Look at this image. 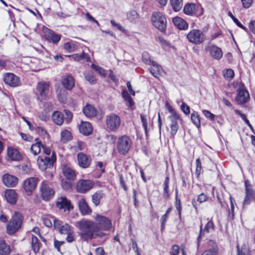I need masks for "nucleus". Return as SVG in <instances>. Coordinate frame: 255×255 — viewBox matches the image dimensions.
<instances>
[{
    "label": "nucleus",
    "mask_w": 255,
    "mask_h": 255,
    "mask_svg": "<svg viewBox=\"0 0 255 255\" xmlns=\"http://www.w3.org/2000/svg\"><path fill=\"white\" fill-rule=\"evenodd\" d=\"M74 226L80 230V235L85 240H91L98 237L102 238L105 236L102 231L94 228L95 223L92 221L83 219L75 222Z\"/></svg>",
    "instance_id": "nucleus-1"
},
{
    "label": "nucleus",
    "mask_w": 255,
    "mask_h": 255,
    "mask_svg": "<svg viewBox=\"0 0 255 255\" xmlns=\"http://www.w3.org/2000/svg\"><path fill=\"white\" fill-rule=\"evenodd\" d=\"M50 83L49 82L40 81L35 86V95L37 101L43 102L48 97Z\"/></svg>",
    "instance_id": "nucleus-2"
},
{
    "label": "nucleus",
    "mask_w": 255,
    "mask_h": 255,
    "mask_svg": "<svg viewBox=\"0 0 255 255\" xmlns=\"http://www.w3.org/2000/svg\"><path fill=\"white\" fill-rule=\"evenodd\" d=\"M22 216L18 212H15L6 226V232L9 235H12L21 227Z\"/></svg>",
    "instance_id": "nucleus-3"
},
{
    "label": "nucleus",
    "mask_w": 255,
    "mask_h": 255,
    "mask_svg": "<svg viewBox=\"0 0 255 255\" xmlns=\"http://www.w3.org/2000/svg\"><path fill=\"white\" fill-rule=\"evenodd\" d=\"M151 20L153 25L160 30L164 32L167 26V21L165 17L160 12H154L151 16Z\"/></svg>",
    "instance_id": "nucleus-4"
},
{
    "label": "nucleus",
    "mask_w": 255,
    "mask_h": 255,
    "mask_svg": "<svg viewBox=\"0 0 255 255\" xmlns=\"http://www.w3.org/2000/svg\"><path fill=\"white\" fill-rule=\"evenodd\" d=\"M131 145V140L127 135H123L118 138L117 149L118 152L122 155H126L129 151Z\"/></svg>",
    "instance_id": "nucleus-5"
},
{
    "label": "nucleus",
    "mask_w": 255,
    "mask_h": 255,
    "mask_svg": "<svg viewBox=\"0 0 255 255\" xmlns=\"http://www.w3.org/2000/svg\"><path fill=\"white\" fill-rule=\"evenodd\" d=\"M121 124V119L119 115L112 113L106 116V126L109 130L116 131L120 127Z\"/></svg>",
    "instance_id": "nucleus-6"
},
{
    "label": "nucleus",
    "mask_w": 255,
    "mask_h": 255,
    "mask_svg": "<svg viewBox=\"0 0 255 255\" xmlns=\"http://www.w3.org/2000/svg\"><path fill=\"white\" fill-rule=\"evenodd\" d=\"M183 11L186 15L190 16H200L203 14V9L201 5L192 2L186 3L183 7Z\"/></svg>",
    "instance_id": "nucleus-7"
},
{
    "label": "nucleus",
    "mask_w": 255,
    "mask_h": 255,
    "mask_svg": "<svg viewBox=\"0 0 255 255\" xmlns=\"http://www.w3.org/2000/svg\"><path fill=\"white\" fill-rule=\"evenodd\" d=\"M97 226H94L95 228H97L99 231H109L112 227V221L110 219L105 216L97 214L94 218Z\"/></svg>",
    "instance_id": "nucleus-8"
},
{
    "label": "nucleus",
    "mask_w": 255,
    "mask_h": 255,
    "mask_svg": "<svg viewBox=\"0 0 255 255\" xmlns=\"http://www.w3.org/2000/svg\"><path fill=\"white\" fill-rule=\"evenodd\" d=\"M188 41L194 44L202 43L205 40V36L201 30L197 29L191 30L187 34Z\"/></svg>",
    "instance_id": "nucleus-9"
},
{
    "label": "nucleus",
    "mask_w": 255,
    "mask_h": 255,
    "mask_svg": "<svg viewBox=\"0 0 255 255\" xmlns=\"http://www.w3.org/2000/svg\"><path fill=\"white\" fill-rule=\"evenodd\" d=\"M41 198L44 201H48L51 199L54 195V191L51 188L46 181H43L39 187Z\"/></svg>",
    "instance_id": "nucleus-10"
},
{
    "label": "nucleus",
    "mask_w": 255,
    "mask_h": 255,
    "mask_svg": "<svg viewBox=\"0 0 255 255\" xmlns=\"http://www.w3.org/2000/svg\"><path fill=\"white\" fill-rule=\"evenodd\" d=\"M37 184V179L29 177L24 180L22 183L23 188L28 196H30L34 191Z\"/></svg>",
    "instance_id": "nucleus-11"
},
{
    "label": "nucleus",
    "mask_w": 255,
    "mask_h": 255,
    "mask_svg": "<svg viewBox=\"0 0 255 255\" xmlns=\"http://www.w3.org/2000/svg\"><path fill=\"white\" fill-rule=\"evenodd\" d=\"M56 160V156L53 153L51 158L39 156L37 160V165L41 170H45L51 164Z\"/></svg>",
    "instance_id": "nucleus-12"
},
{
    "label": "nucleus",
    "mask_w": 255,
    "mask_h": 255,
    "mask_svg": "<svg viewBox=\"0 0 255 255\" xmlns=\"http://www.w3.org/2000/svg\"><path fill=\"white\" fill-rule=\"evenodd\" d=\"M246 195L244 200V204H249L251 202L255 200V191L253 189L252 185L248 180L245 182Z\"/></svg>",
    "instance_id": "nucleus-13"
},
{
    "label": "nucleus",
    "mask_w": 255,
    "mask_h": 255,
    "mask_svg": "<svg viewBox=\"0 0 255 255\" xmlns=\"http://www.w3.org/2000/svg\"><path fill=\"white\" fill-rule=\"evenodd\" d=\"M2 184L6 187H15L18 183V178L13 175L9 173L4 174L1 177Z\"/></svg>",
    "instance_id": "nucleus-14"
},
{
    "label": "nucleus",
    "mask_w": 255,
    "mask_h": 255,
    "mask_svg": "<svg viewBox=\"0 0 255 255\" xmlns=\"http://www.w3.org/2000/svg\"><path fill=\"white\" fill-rule=\"evenodd\" d=\"M56 206L59 210L68 212L74 208L71 201L64 197H60L57 199Z\"/></svg>",
    "instance_id": "nucleus-15"
},
{
    "label": "nucleus",
    "mask_w": 255,
    "mask_h": 255,
    "mask_svg": "<svg viewBox=\"0 0 255 255\" xmlns=\"http://www.w3.org/2000/svg\"><path fill=\"white\" fill-rule=\"evenodd\" d=\"M53 226L55 229L61 234L66 235L73 230L68 224H63L62 221L56 219L53 220Z\"/></svg>",
    "instance_id": "nucleus-16"
},
{
    "label": "nucleus",
    "mask_w": 255,
    "mask_h": 255,
    "mask_svg": "<svg viewBox=\"0 0 255 255\" xmlns=\"http://www.w3.org/2000/svg\"><path fill=\"white\" fill-rule=\"evenodd\" d=\"M206 49L213 59L219 60L223 57V53L222 49L215 45H210L206 47Z\"/></svg>",
    "instance_id": "nucleus-17"
},
{
    "label": "nucleus",
    "mask_w": 255,
    "mask_h": 255,
    "mask_svg": "<svg viewBox=\"0 0 255 255\" xmlns=\"http://www.w3.org/2000/svg\"><path fill=\"white\" fill-rule=\"evenodd\" d=\"M168 118L170 121V133L173 136H174L179 128L178 122H181L182 119L179 115L168 117Z\"/></svg>",
    "instance_id": "nucleus-18"
},
{
    "label": "nucleus",
    "mask_w": 255,
    "mask_h": 255,
    "mask_svg": "<svg viewBox=\"0 0 255 255\" xmlns=\"http://www.w3.org/2000/svg\"><path fill=\"white\" fill-rule=\"evenodd\" d=\"M4 83L11 87H16L20 85L19 78L13 73H6L3 76Z\"/></svg>",
    "instance_id": "nucleus-19"
},
{
    "label": "nucleus",
    "mask_w": 255,
    "mask_h": 255,
    "mask_svg": "<svg viewBox=\"0 0 255 255\" xmlns=\"http://www.w3.org/2000/svg\"><path fill=\"white\" fill-rule=\"evenodd\" d=\"M93 182L89 180H81L77 184V191L81 193H85L93 187Z\"/></svg>",
    "instance_id": "nucleus-20"
},
{
    "label": "nucleus",
    "mask_w": 255,
    "mask_h": 255,
    "mask_svg": "<svg viewBox=\"0 0 255 255\" xmlns=\"http://www.w3.org/2000/svg\"><path fill=\"white\" fill-rule=\"evenodd\" d=\"M4 196L6 201L10 204L14 205L18 199V194L16 191L12 189H6L4 192Z\"/></svg>",
    "instance_id": "nucleus-21"
},
{
    "label": "nucleus",
    "mask_w": 255,
    "mask_h": 255,
    "mask_svg": "<svg viewBox=\"0 0 255 255\" xmlns=\"http://www.w3.org/2000/svg\"><path fill=\"white\" fill-rule=\"evenodd\" d=\"M78 206L79 211L82 215H89L91 214L92 210L88 205L85 198H81L79 200Z\"/></svg>",
    "instance_id": "nucleus-22"
},
{
    "label": "nucleus",
    "mask_w": 255,
    "mask_h": 255,
    "mask_svg": "<svg viewBox=\"0 0 255 255\" xmlns=\"http://www.w3.org/2000/svg\"><path fill=\"white\" fill-rule=\"evenodd\" d=\"M42 31L45 38L49 41H51L53 43H57L61 38V35L55 34L53 31L47 27H43Z\"/></svg>",
    "instance_id": "nucleus-23"
},
{
    "label": "nucleus",
    "mask_w": 255,
    "mask_h": 255,
    "mask_svg": "<svg viewBox=\"0 0 255 255\" xmlns=\"http://www.w3.org/2000/svg\"><path fill=\"white\" fill-rule=\"evenodd\" d=\"M42 31L45 38L49 41H51L53 43H57L61 38V35L55 34L53 31L47 27H43Z\"/></svg>",
    "instance_id": "nucleus-24"
},
{
    "label": "nucleus",
    "mask_w": 255,
    "mask_h": 255,
    "mask_svg": "<svg viewBox=\"0 0 255 255\" xmlns=\"http://www.w3.org/2000/svg\"><path fill=\"white\" fill-rule=\"evenodd\" d=\"M250 98L248 91L244 89L239 90L236 97V101L238 104L242 105L247 102Z\"/></svg>",
    "instance_id": "nucleus-25"
},
{
    "label": "nucleus",
    "mask_w": 255,
    "mask_h": 255,
    "mask_svg": "<svg viewBox=\"0 0 255 255\" xmlns=\"http://www.w3.org/2000/svg\"><path fill=\"white\" fill-rule=\"evenodd\" d=\"M61 83L63 87L68 90H71L75 86L74 78L70 75L63 76L61 78Z\"/></svg>",
    "instance_id": "nucleus-26"
},
{
    "label": "nucleus",
    "mask_w": 255,
    "mask_h": 255,
    "mask_svg": "<svg viewBox=\"0 0 255 255\" xmlns=\"http://www.w3.org/2000/svg\"><path fill=\"white\" fill-rule=\"evenodd\" d=\"M209 249L204 251L201 255H217L218 248L216 242L210 240L208 243Z\"/></svg>",
    "instance_id": "nucleus-27"
},
{
    "label": "nucleus",
    "mask_w": 255,
    "mask_h": 255,
    "mask_svg": "<svg viewBox=\"0 0 255 255\" xmlns=\"http://www.w3.org/2000/svg\"><path fill=\"white\" fill-rule=\"evenodd\" d=\"M77 159L79 165L82 168H87L90 165L91 159L83 153L78 154Z\"/></svg>",
    "instance_id": "nucleus-28"
},
{
    "label": "nucleus",
    "mask_w": 255,
    "mask_h": 255,
    "mask_svg": "<svg viewBox=\"0 0 255 255\" xmlns=\"http://www.w3.org/2000/svg\"><path fill=\"white\" fill-rule=\"evenodd\" d=\"M150 71L152 75L156 78H158L159 75L163 73V69L161 67L153 61H149Z\"/></svg>",
    "instance_id": "nucleus-29"
},
{
    "label": "nucleus",
    "mask_w": 255,
    "mask_h": 255,
    "mask_svg": "<svg viewBox=\"0 0 255 255\" xmlns=\"http://www.w3.org/2000/svg\"><path fill=\"white\" fill-rule=\"evenodd\" d=\"M172 22L175 26L180 30H186L188 27V24L182 18L176 16L172 19Z\"/></svg>",
    "instance_id": "nucleus-30"
},
{
    "label": "nucleus",
    "mask_w": 255,
    "mask_h": 255,
    "mask_svg": "<svg viewBox=\"0 0 255 255\" xmlns=\"http://www.w3.org/2000/svg\"><path fill=\"white\" fill-rule=\"evenodd\" d=\"M80 132L84 135H89L92 131L93 128L91 124L87 122H82L79 126Z\"/></svg>",
    "instance_id": "nucleus-31"
},
{
    "label": "nucleus",
    "mask_w": 255,
    "mask_h": 255,
    "mask_svg": "<svg viewBox=\"0 0 255 255\" xmlns=\"http://www.w3.org/2000/svg\"><path fill=\"white\" fill-rule=\"evenodd\" d=\"M62 172L63 175L69 180H73L76 178L75 171L68 165H64L62 166Z\"/></svg>",
    "instance_id": "nucleus-32"
},
{
    "label": "nucleus",
    "mask_w": 255,
    "mask_h": 255,
    "mask_svg": "<svg viewBox=\"0 0 255 255\" xmlns=\"http://www.w3.org/2000/svg\"><path fill=\"white\" fill-rule=\"evenodd\" d=\"M7 156L12 160L18 161L21 159L22 157L17 149L12 147H8L7 150Z\"/></svg>",
    "instance_id": "nucleus-33"
},
{
    "label": "nucleus",
    "mask_w": 255,
    "mask_h": 255,
    "mask_svg": "<svg viewBox=\"0 0 255 255\" xmlns=\"http://www.w3.org/2000/svg\"><path fill=\"white\" fill-rule=\"evenodd\" d=\"M51 118L53 122L57 125L61 126L63 123V115L59 111H54L52 114Z\"/></svg>",
    "instance_id": "nucleus-34"
},
{
    "label": "nucleus",
    "mask_w": 255,
    "mask_h": 255,
    "mask_svg": "<svg viewBox=\"0 0 255 255\" xmlns=\"http://www.w3.org/2000/svg\"><path fill=\"white\" fill-rule=\"evenodd\" d=\"M11 253V248L9 245L4 241H0V255H9Z\"/></svg>",
    "instance_id": "nucleus-35"
},
{
    "label": "nucleus",
    "mask_w": 255,
    "mask_h": 255,
    "mask_svg": "<svg viewBox=\"0 0 255 255\" xmlns=\"http://www.w3.org/2000/svg\"><path fill=\"white\" fill-rule=\"evenodd\" d=\"M84 115L87 117H93L96 115L97 111L92 105H87L83 109Z\"/></svg>",
    "instance_id": "nucleus-36"
},
{
    "label": "nucleus",
    "mask_w": 255,
    "mask_h": 255,
    "mask_svg": "<svg viewBox=\"0 0 255 255\" xmlns=\"http://www.w3.org/2000/svg\"><path fill=\"white\" fill-rule=\"evenodd\" d=\"M170 4L175 12L179 11L183 6V0H169Z\"/></svg>",
    "instance_id": "nucleus-37"
},
{
    "label": "nucleus",
    "mask_w": 255,
    "mask_h": 255,
    "mask_svg": "<svg viewBox=\"0 0 255 255\" xmlns=\"http://www.w3.org/2000/svg\"><path fill=\"white\" fill-rule=\"evenodd\" d=\"M72 136L71 132L67 130L64 129L62 130L60 133V141L63 143H66L68 141L71 140Z\"/></svg>",
    "instance_id": "nucleus-38"
},
{
    "label": "nucleus",
    "mask_w": 255,
    "mask_h": 255,
    "mask_svg": "<svg viewBox=\"0 0 255 255\" xmlns=\"http://www.w3.org/2000/svg\"><path fill=\"white\" fill-rule=\"evenodd\" d=\"M122 97L126 102L127 106L129 108H132L134 106V103L133 101L132 98L130 97L128 92L125 90H123L122 93Z\"/></svg>",
    "instance_id": "nucleus-39"
},
{
    "label": "nucleus",
    "mask_w": 255,
    "mask_h": 255,
    "mask_svg": "<svg viewBox=\"0 0 255 255\" xmlns=\"http://www.w3.org/2000/svg\"><path fill=\"white\" fill-rule=\"evenodd\" d=\"M67 57L74 61H77L82 59H85L88 61L90 59L89 56L84 52H82L81 54H75L72 55H68Z\"/></svg>",
    "instance_id": "nucleus-40"
},
{
    "label": "nucleus",
    "mask_w": 255,
    "mask_h": 255,
    "mask_svg": "<svg viewBox=\"0 0 255 255\" xmlns=\"http://www.w3.org/2000/svg\"><path fill=\"white\" fill-rule=\"evenodd\" d=\"M237 255H251L249 248L247 245L244 244L237 246Z\"/></svg>",
    "instance_id": "nucleus-41"
},
{
    "label": "nucleus",
    "mask_w": 255,
    "mask_h": 255,
    "mask_svg": "<svg viewBox=\"0 0 255 255\" xmlns=\"http://www.w3.org/2000/svg\"><path fill=\"white\" fill-rule=\"evenodd\" d=\"M57 97L58 101L65 103L66 100L67 92L63 89L59 88L56 90Z\"/></svg>",
    "instance_id": "nucleus-42"
},
{
    "label": "nucleus",
    "mask_w": 255,
    "mask_h": 255,
    "mask_svg": "<svg viewBox=\"0 0 255 255\" xmlns=\"http://www.w3.org/2000/svg\"><path fill=\"white\" fill-rule=\"evenodd\" d=\"M191 120L192 123L198 128H199L201 126L200 118L199 115L197 112H194L191 115Z\"/></svg>",
    "instance_id": "nucleus-43"
},
{
    "label": "nucleus",
    "mask_w": 255,
    "mask_h": 255,
    "mask_svg": "<svg viewBox=\"0 0 255 255\" xmlns=\"http://www.w3.org/2000/svg\"><path fill=\"white\" fill-rule=\"evenodd\" d=\"M41 146L42 147V145L40 142H37L33 144L30 148L31 153L34 155H38L41 151Z\"/></svg>",
    "instance_id": "nucleus-44"
},
{
    "label": "nucleus",
    "mask_w": 255,
    "mask_h": 255,
    "mask_svg": "<svg viewBox=\"0 0 255 255\" xmlns=\"http://www.w3.org/2000/svg\"><path fill=\"white\" fill-rule=\"evenodd\" d=\"M91 67L92 69L97 71L101 76L105 77L107 74V71L98 65L92 64Z\"/></svg>",
    "instance_id": "nucleus-45"
},
{
    "label": "nucleus",
    "mask_w": 255,
    "mask_h": 255,
    "mask_svg": "<svg viewBox=\"0 0 255 255\" xmlns=\"http://www.w3.org/2000/svg\"><path fill=\"white\" fill-rule=\"evenodd\" d=\"M102 197V194L101 192H96L92 196V202L95 206L100 204L101 199Z\"/></svg>",
    "instance_id": "nucleus-46"
},
{
    "label": "nucleus",
    "mask_w": 255,
    "mask_h": 255,
    "mask_svg": "<svg viewBox=\"0 0 255 255\" xmlns=\"http://www.w3.org/2000/svg\"><path fill=\"white\" fill-rule=\"evenodd\" d=\"M31 246L35 253H37L39 250V245L38 239L36 237L32 236L31 239Z\"/></svg>",
    "instance_id": "nucleus-47"
},
{
    "label": "nucleus",
    "mask_w": 255,
    "mask_h": 255,
    "mask_svg": "<svg viewBox=\"0 0 255 255\" xmlns=\"http://www.w3.org/2000/svg\"><path fill=\"white\" fill-rule=\"evenodd\" d=\"M76 48L75 43L73 42H66L64 45V48L68 52H73Z\"/></svg>",
    "instance_id": "nucleus-48"
},
{
    "label": "nucleus",
    "mask_w": 255,
    "mask_h": 255,
    "mask_svg": "<svg viewBox=\"0 0 255 255\" xmlns=\"http://www.w3.org/2000/svg\"><path fill=\"white\" fill-rule=\"evenodd\" d=\"M223 73L226 79H231L234 77V72L231 69L224 70L223 71Z\"/></svg>",
    "instance_id": "nucleus-49"
},
{
    "label": "nucleus",
    "mask_w": 255,
    "mask_h": 255,
    "mask_svg": "<svg viewBox=\"0 0 255 255\" xmlns=\"http://www.w3.org/2000/svg\"><path fill=\"white\" fill-rule=\"evenodd\" d=\"M85 78L91 84H95L96 83V78L89 72L85 74Z\"/></svg>",
    "instance_id": "nucleus-50"
},
{
    "label": "nucleus",
    "mask_w": 255,
    "mask_h": 255,
    "mask_svg": "<svg viewBox=\"0 0 255 255\" xmlns=\"http://www.w3.org/2000/svg\"><path fill=\"white\" fill-rule=\"evenodd\" d=\"M127 17L131 21H134L137 18L138 14L135 10H132L128 13Z\"/></svg>",
    "instance_id": "nucleus-51"
},
{
    "label": "nucleus",
    "mask_w": 255,
    "mask_h": 255,
    "mask_svg": "<svg viewBox=\"0 0 255 255\" xmlns=\"http://www.w3.org/2000/svg\"><path fill=\"white\" fill-rule=\"evenodd\" d=\"M235 112L238 114L241 118L245 121L246 124L251 128H253L252 126L251 125L249 121L247 119L246 116L245 114H242L241 111L238 110H235Z\"/></svg>",
    "instance_id": "nucleus-52"
},
{
    "label": "nucleus",
    "mask_w": 255,
    "mask_h": 255,
    "mask_svg": "<svg viewBox=\"0 0 255 255\" xmlns=\"http://www.w3.org/2000/svg\"><path fill=\"white\" fill-rule=\"evenodd\" d=\"M214 226L213 222L212 221H209L206 224L204 229V232H206L207 233H209L214 230Z\"/></svg>",
    "instance_id": "nucleus-53"
},
{
    "label": "nucleus",
    "mask_w": 255,
    "mask_h": 255,
    "mask_svg": "<svg viewBox=\"0 0 255 255\" xmlns=\"http://www.w3.org/2000/svg\"><path fill=\"white\" fill-rule=\"evenodd\" d=\"M165 107L167 110L170 113L171 115L169 117H173L179 115L172 108L170 104L168 102L165 103Z\"/></svg>",
    "instance_id": "nucleus-54"
},
{
    "label": "nucleus",
    "mask_w": 255,
    "mask_h": 255,
    "mask_svg": "<svg viewBox=\"0 0 255 255\" xmlns=\"http://www.w3.org/2000/svg\"><path fill=\"white\" fill-rule=\"evenodd\" d=\"M177 189H176V203H175V206L176 208V209L177 211L178 212L179 215L181 216V205L180 203V201L179 199L177 198Z\"/></svg>",
    "instance_id": "nucleus-55"
},
{
    "label": "nucleus",
    "mask_w": 255,
    "mask_h": 255,
    "mask_svg": "<svg viewBox=\"0 0 255 255\" xmlns=\"http://www.w3.org/2000/svg\"><path fill=\"white\" fill-rule=\"evenodd\" d=\"M202 113L206 118L210 119L211 121L214 120L215 115L209 111L204 110L202 111Z\"/></svg>",
    "instance_id": "nucleus-56"
},
{
    "label": "nucleus",
    "mask_w": 255,
    "mask_h": 255,
    "mask_svg": "<svg viewBox=\"0 0 255 255\" xmlns=\"http://www.w3.org/2000/svg\"><path fill=\"white\" fill-rule=\"evenodd\" d=\"M181 110L185 114L188 115L190 113L189 107L184 102H182L180 107Z\"/></svg>",
    "instance_id": "nucleus-57"
},
{
    "label": "nucleus",
    "mask_w": 255,
    "mask_h": 255,
    "mask_svg": "<svg viewBox=\"0 0 255 255\" xmlns=\"http://www.w3.org/2000/svg\"><path fill=\"white\" fill-rule=\"evenodd\" d=\"M196 168L195 172L197 176H199L200 174L201 170V163L200 160L199 158L197 159L196 160Z\"/></svg>",
    "instance_id": "nucleus-58"
},
{
    "label": "nucleus",
    "mask_w": 255,
    "mask_h": 255,
    "mask_svg": "<svg viewBox=\"0 0 255 255\" xmlns=\"http://www.w3.org/2000/svg\"><path fill=\"white\" fill-rule=\"evenodd\" d=\"M243 7L245 8H249L252 4L253 0H241Z\"/></svg>",
    "instance_id": "nucleus-59"
},
{
    "label": "nucleus",
    "mask_w": 255,
    "mask_h": 255,
    "mask_svg": "<svg viewBox=\"0 0 255 255\" xmlns=\"http://www.w3.org/2000/svg\"><path fill=\"white\" fill-rule=\"evenodd\" d=\"M67 235L66 241L69 243H71L74 241V234L73 230Z\"/></svg>",
    "instance_id": "nucleus-60"
},
{
    "label": "nucleus",
    "mask_w": 255,
    "mask_h": 255,
    "mask_svg": "<svg viewBox=\"0 0 255 255\" xmlns=\"http://www.w3.org/2000/svg\"><path fill=\"white\" fill-rule=\"evenodd\" d=\"M179 253V247L177 245L173 246L171 251H170V255H178Z\"/></svg>",
    "instance_id": "nucleus-61"
},
{
    "label": "nucleus",
    "mask_w": 255,
    "mask_h": 255,
    "mask_svg": "<svg viewBox=\"0 0 255 255\" xmlns=\"http://www.w3.org/2000/svg\"><path fill=\"white\" fill-rule=\"evenodd\" d=\"M142 59L143 62L147 63L148 65H149V61H151L150 59L148 53L147 52H143L142 53Z\"/></svg>",
    "instance_id": "nucleus-62"
},
{
    "label": "nucleus",
    "mask_w": 255,
    "mask_h": 255,
    "mask_svg": "<svg viewBox=\"0 0 255 255\" xmlns=\"http://www.w3.org/2000/svg\"><path fill=\"white\" fill-rule=\"evenodd\" d=\"M249 28L253 34H255V20H251L249 23Z\"/></svg>",
    "instance_id": "nucleus-63"
},
{
    "label": "nucleus",
    "mask_w": 255,
    "mask_h": 255,
    "mask_svg": "<svg viewBox=\"0 0 255 255\" xmlns=\"http://www.w3.org/2000/svg\"><path fill=\"white\" fill-rule=\"evenodd\" d=\"M140 118H141V122L142 123V125L144 127V129L145 130H146L147 128V126H148L147 118L144 115H141Z\"/></svg>",
    "instance_id": "nucleus-64"
}]
</instances>
